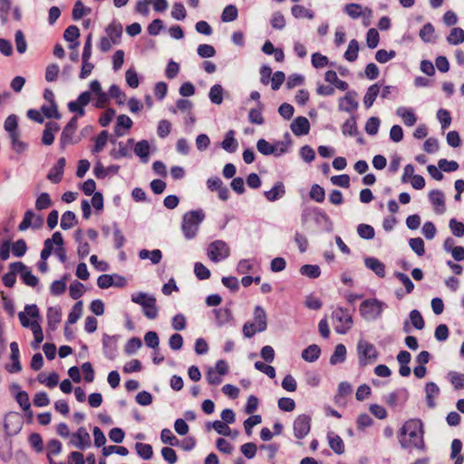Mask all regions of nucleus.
Returning a JSON list of instances; mask_svg holds the SVG:
<instances>
[{
    "label": "nucleus",
    "mask_w": 464,
    "mask_h": 464,
    "mask_svg": "<svg viewBox=\"0 0 464 464\" xmlns=\"http://www.w3.org/2000/svg\"><path fill=\"white\" fill-rule=\"evenodd\" d=\"M423 427L421 420L411 419L401 429L399 441L404 449H424Z\"/></svg>",
    "instance_id": "1"
},
{
    "label": "nucleus",
    "mask_w": 464,
    "mask_h": 464,
    "mask_svg": "<svg viewBox=\"0 0 464 464\" xmlns=\"http://www.w3.org/2000/svg\"><path fill=\"white\" fill-rule=\"evenodd\" d=\"M204 218L205 213L202 209L191 210L183 216L181 229L186 238L192 239L196 237Z\"/></svg>",
    "instance_id": "2"
},
{
    "label": "nucleus",
    "mask_w": 464,
    "mask_h": 464,
    "mask_svg": "<svg viewBox=\"0 0 464 464\" xmlns=\"http://www.w3.org/2000/svg\"><path fill=\"white\" fill-rule=\"evenodd\" d=\"M266 328V314L265 310L256 306L254 312V322H247L243 326V334L250 338L258 332H263Z\"/></svg>",
    "instance_id": "3"
},
{
    "label": "nucleus",
    "mask_w": 464,
    "mask_h": 464,
    "mask_svg": "<svg viewBox=\"0 0 464 464\" xmlns=\"http://www.w3.org/2000/svg\"><path fill=\"white\" fill-rule=\"evenodd\" d=\"M358 361L361 367L376 362L379 352L376 347L366 340H360L357 344Z\"/></svg>",
    "instance_id": "4"
},
{
    "label": "nucleus",
    "mask_w": 464,
    "mask_h": 464,
    "mask_svg": "<svg viewBox=\"0 0 464 464\" xmlns=\"http://www.w3.org/2000/svg\"><path fill=\"white\" fill-rule=\"evenodd\" d=\"M105 32L106 36L102 37L99 44V48L103 53L110 51L112 45L121 43L122 27L119 24L112 23L106 27Z\"/></svg>",
    "instance_id": "5"
},
{
    "label": "nucleus",
    "mask_w": 464,
    "mask_h": 464,
    "mask_svg": "<svg viewBox=\"0 0 464 464\" xmlns=\"http://www.w3.org/2000/svg\"><path fill=\"white\" fill-rule=\"evenodd\" d=\"M333 324L338 334L347 333L353 325V319L347 310L337 308L333 312Z\"/></svg>",
    "instance_id": "6"
},
{
    "label": "nucleus",
    "mask_w": 464,
    "mask_h": 464,
    "mask_svg": "<svg viewBox=\"0 0 464 464\" xmlns=\"http://www.w3.org/2000/svg\"><path fill=\"white\" fill-rule=\"evenodd\" d=\"M228 246L222 240L212 242L208 249V257L214 262H219L229 256Z\"/></svg>",
    "instance_id": "7"
},
{
    "label": "nucleus",
    "mask_w": 464,
    "mask_h": 464,
    "mask_svg": "<svg viewBox=\"0 0 464 464\" xmlns=\"http://www.w3.org/2000/svg\"><path fill=\"white\" fill-rule=\"evenodd\" d=\"M382 311V303L375 299L365 300L361 304L360 313L367 319L378 317Z\"/></svg>",
    "instance_id": "8"
},
{
    "label": "nucleus",
    "mask_w": 464,
    "mask_h": 464,
    "mask_svg": "<svg viewBox=\"0 0 464 464\" xmlns=\"http://www.w3.org/2000/svg\"><path fill=\"white\" fill-rule=\"evenodd\" d=\"M44 225L42 216L35 214L33 210L28 209L24 212V218L18 226L20 231H24L29 227L33 229H39Z\"/></svg>",
    "instance_id": "9"
},
{
    "label": "nucleus",
    "mask_w": 464,
    "mask_h": 464,
    "mask_svg": "<svg viewBox=\"0 0 464 464\" xmlns=\"http://www.w3.org/2000/svg\"><path fill=\"white\" fill-rule=\"evenodd\" d=\"M21 324L25 328H32V325L37 324L36 318L39 317V309L35 304L26 305L24 312L18 314Z\"/></svg>",
    "instance_id": "10"
},
{
    "label": "nucleus",
    "mask_w": 464,
    "mask_h": 464,
    "mask_svg": "<svg viewBox=\"0 0 464 464\" xmlns=\"http://www.w3.org/2000/svg\"><path fill=\"white\" fill-rule=\"evenodd\" d=\"M78 128V117L73 116L70 121L67 123V125L63 130V132L61 134V145L63 148L67 146L68 144H72L76 142L74 140L75 132Z\"/></svg>",
    "instance_id": "11"
},
{
    "label": "nucleus",
    "mask_w": 464,
    "mask_h": 464,
    "mask_svg": "<svg viewBox=\"0 0 464 464\" xmlns=\"http://www.w3.org/2000/svg\"><path fill=\"white\" fill-rule=\"evenodd\" d=\"M70 442L80 450L90 447L92 443L90 434L83 427L72 434Z\"/></svg>",
    "instance_id": "12"
},
{
    "label": "nucleus",
    "mask_w": 464,
    "mask_h": 464,
    "mask_svg": "<svg viewBox=\"0 0 464 464\" xmlns=\"http://www.w3.org/2000/svg\"><path fill=\"white\" fill-rule=\"evenodd\" d=\"M63 245V238L60 232H54L51 238H47L44 243V248L41 252V258L46 260L53 251V246Z\"/></svg>",
    "instance_id": "13"
},
{
    "label": "nucleus",
    "mask_w": 464,
    "mask_h": 464,
    "mask_svg": "<svg viewBox=\"0 0 464 464\" xmlns=\"http://www.w3.org/2000/svg\"><path fill=\"white\" fill-rule=\"evenodd\" d=\"M10 350H11L10 360H11L12 363L6 364L5 369L10 373L19 372L22 370V366L20 363L19 347H18V344L16 342H12L10 343Z\"/></svg>",
    "instance_id": "14"
},
{
    "label": "nucleus",
    "mask_w": 464,
    "mask_h": 464,
    "mask_svg": "<svg viewBox=\"0 0 464 464\" xmlns=\"http://www.w3.org/2000/svg\"><path fill=\"white\" fill-rule=\"evenodd\" d=\"M294 430L296 438H304L310 431V418L306 415H299L294 422Z\"/></svg>",
    "instance_id": "15"
},
{
    "label": "nucleus",
    "mask_w": 464,
    "mask_h": 464,
    "mask_svg": "<svg viewBox=\"0 0 464 464\" xmlns=\"http://www.w3.org/2000/svg\"><path fill=\"white\" fill-rule=\"evenodd\" d=\"M344 11L353 19H356L361 15H366L369 20L372 14V11L369 7H365L362 11V5L355 3L346 5Z\"/></svg>",
    "instance_id": "16"
},
{
    "label": "nucleus",
    "mask_w": 464,
    "mask_h": 464,
    "mask_svg": "<svg viewBox=\"0 0 464 464\" xmlns=\"http://www.w3.org/2000/svg\"><path fill=\"white\" fill-rule=\"evenodd\" d=\"M291 130L295 136L306 135L310 130V122L305 117L299 116L292 122Z\"/></svg>",
    "instance_id": "17"
},
{
    "label": "nucleus",
    "mask_w": 464,
    "mask_h": 464,
    "mask_svg": "<svg viewBox=\"0 0 464 464\" xmlns=\"http://www.w3.org/2000/svg\"><path fill=\"white\" fill-rule=\"evenodd\" d=\"M65 159L64 158H60L58 160V161L56 162V164L50 169L48 175H47V179L52 182V183H59L62 179H63V170H64V167H65Z\"/></svg>",
    "instance_id": "18"
},
{
    "label": "nucleus",
    "mask_w": 464,
    "mask_h": 464,
    "mask_svg": "<svg viewBox=\"0 0 464 464\" xmlns=\"http://www.w3.org/2000/svg\"><path fill=\"white\" fill-rule=\"evenodd\" d=\"M97 285L100 288L105 289L111 285H124V279L117 276L102 275L98 277Z\"/></svg>",
    "instance_id": "19"
},
{
    "label": "nucleus",
    "mask_w": 464,
    "mask_h": 464,
    "mask_svg": "<svg viewBox=\"0 0 464 464\" xmlns=\"http://www.w3.org/2000/svg\"><path fill=\"white\" fill-rule=\"evenodd\" d=\"M60 130L58 123L49 121L45 124L44 130L43 132L42 141L44 145H52L54 140L55 133Z\"/></svg>",
    "instance_id": "20"
},
{
    "label": "nucleus",
    "mask_w": 464,
    "mask_h": 464,
    "mask_svg": "<svg viewBox=\"0 0 464 464\" xmlns=\"http://www.w3.org/2000/svg\"><path fill=\"white\" fill-rule=\"evenodd\" d=\"M429 198L438 214H442L445 211V198L440 190L430 191Z\"/></svg>",
    "instance_id": "21"
},
{
    "label": "nucleus",
    "mask_w": 464,
    "mask_h": 464,
    "mask_svg": "<svg viewBox=\"0 0 464 464\" xmlns=\"http://www.w3.org/2000/svg\"><path fill=\"white\" fill-rule=\"evenodd\" d=\"M396 114L401 118L403 123L407 126H413L417 121V117L412 109L400 107L397 109Z\"/></svg>",
    "instance_id": "22"
},
{
    "label": "nucleus",
    "mask_w": 464,
    "mask_h": 464,
    "mask_svg": "<svg viewBox=\"0 0 464 464\" xmlns=\"http://www.w3.org/2000/svg\"><path fill=\"white\" fill-rule=\"evenodd\" d=\"M285 194V186L280 181L276 182L270 190L265 192V196L269 201H276L282 198Z\"/></svg>",
    "instance_id": "23"
},
{
    "label": "nucleus",
    "mask_w": 464,
    "mask_h": 464,
    "mask_svg": "<svg viewBox=\"0 0 464 464\" xmlns=\"http://www.w3.org/2000/svg\"><path fill=\"white\" fill-rule=\"evenodd\" d=\"M366 266L372 270L378 276H385V266L383 263L374 257H369L365 260Z\"/></svg>",
    "instance_id": "24"
},
{
    "label": "nucleus",
    "mask_w": 464,
    "mask_h": 464,
    "mask_svg": "<svg viewBox=\"0 0 464 464\" xmlns=\"http://www.w3.org/2000/svg\"><path fill=\"white\" fill-rule=\"evenodd\" d=\"M80 36V30L76 25H70L68 26L64 33L63 37L66 41L73 43V44L71 45V48L74 49L79 45V42H77V39Z\"/></svg>",
    "instance_id": "25"
},
{
    "label": "nucleus",
    "mask_w": 464,
    "mask_h": 464,
    "mask_svg": "<svg viewBox=\"0 0 464 464\" xmlns=\"http://www.w3.org/2000/svg\"><path fill=\"white\" fill-rule=\"evenodd\" d=\"M358 103L351 93H347L340 100L339 107L345 111H353L357 109Z\"/></svg>",
    "instance_id": "26"
},
{
    "label": "nucleus",
    "mask_w": 464,
    "mask_h": 464,
    "mask_svg": "<svg viewBox=\"0 0 464 464\" xmlns=\"http://www.w3.org/2000/svg\"><path fill=\"white\" fill-rule=\"evenodd\" d=\"M380 92V87L378 84L371 85L363 98V104L368 109L372 106L376 97Z\"/></svg>",
    "instance_id": "27"
},
{
    "label": "nucleus",
    "mask_w": 464,
    "mask_h": 464,
    "mask_svg": "<svg viewBox=\"0 0 464 464\" xmlns=\"http://www.w3.org/2000/svg\"><path fill=\"white\" fill-rule=\"evenodd\" d=\"M139 257L140 259L150 258L151 263L157 265L160 262L162 258V254L160 249H155L152 251H149L147 249H141L139 253Z\"/></svg>",
    "instance_id": "28"
},
{
    "label": "nucleus",
    "mask_w": 464,
    "mask_h": 464,
    "mask_svg": "<svg viewBox=\"0 0 464 464\" xmlns=\"http://www.w3.org/2000/svg\"><path fill=\"white\" fill-rule=\"evenodd\" d=\"M256 147H257L258 151L264 155H271V154L279 155L280 153H283L285 151L284 149H281L280 152L276 153V147L273 146L272 144H270L268 141H266L264 139H261L257 141Z\"/></svg>",
    "instance_id": "29"
},
{
    "label": "nucleus",
    "mask_w": 464,
    "mask_h": 464,
    "mask_svg": "<svg viewBox=\"0 0 464 464\" xmlns=\"http://www.w3.org/2000/svg\"><path fill=\"white\" fill-rule=\"evenodd\" d=\"M321 350L318 345L312 344L305 348L302 353V358L307 362H314L318 359Z\"/></svg>",
    "instance_id": "30"
},
{
    "label": "nucleus",
    "mask_w": 464,
    "mask_h": 464,
    "mask_svg": "<svg viewBox=\"0 0 464 464\" xmlns=\"http://www.w3.org/2000/svg\"><path fill=\"white\" fill-rule=\"evenodd\" d=\"M234 135V130L227 131L224 140L222 141V148L227 152H234L237 148V142Z\"/></svg>",
    "instance_id": "31"
},
{
    "label": "nucleus",
    "mask_w": 464,
    "mask_h": 464,
    "mask_svg": "<svg viewBox=\"0 0 464 464\" xmlns=\"http://www.w3.org/2000/svg\"><path fill=\"white\" fill-rule=\"evenodd\" d=\"M143 314L144 315L153 320L158 316V307L156 305V298L152 297L151 299H149V302H147L143 306Z\"/></svg>",
    "instance_id": "32"
},
{
    "label": "nucleus",
    "mask_w": 464,
    "mask_h": 464,
    "mask_svg": "<svg viewBox=\"0 0 464 464\" xmlns=\"http://www.w3.org/2000/svg\"><path fill=\"white\" fill-rule=\"evenodd\" d=\"M137 454L143 459H150L153 456V450L150 444L137 442L135 444Z\"/></svg>",
    "instance_id": "33"
},
{
    "label": "nucleus",
    "mask_w": 464,
    "mask_h": 464,
    "mask_svg": "<svg viewBox=\"0 0 464 464\" xmlns=\"http://www.w3.org/2000/svg\"><path fill=\"white\" fill-rule=\"evenodd\" d=\"M77 224V218L72 211H66L61 219V227L64 230L70 229Z\"/></svg>",
    "instance_id": "34"
},
{
    "label": "nucleus",
    "mask_w": 464,
    "mask_h": 464,
    "mask_svg": "<svg viewBox=\"0 0 464 464\" xmlns=\"http://www.w3.org/2000/svg\"><path fill=\"white\" fill-rule=\"evenodd\" d=\"M346 358V348L343 344H337L334 352L330 358L332 364H337L345 361Z\"/></svg>",
    "instance_id": "35"
},
{
    "label": "nucleus",
    "mask_w": 464,
    "mask_h": 464,
    "mask_svg": "<svg viewBox=\"0 0 464 464\" xmlns=\"http://www.w3.org/2000/svg\"><path fill=\"white\" fill-rule=\"evenodd\" d=\"M53 205V201L48 193L43 192L41 193L36 200H35V208L38 211L44 210L49 208Z\"/></svg>",
    "instance_id": "36"
},
{
    "label": "nucleus",
    "mask_w": 464,
    "mask_h": 464,
    "mask_svg": "<svg viewBox=\"0 0 464 464\" xmlns=\"http://www.w3.org/2000/svg\"><path fill=\"white\" fill-rule=\"evenodd\" d=\"M359 44L355 39L350 41L348 48L344 53V58L348 62H354L358 57Z\"/></svg>",
    "instance_id": "37"
},
{
    "label": "nucleus",
    "mask_w": 464,
    "mask_h": 464,
    "mask_svg": "<svg viewBox=\"0 0 464 464\" xmlns=\"http://www.w3.org/2000/svg\"><path fill=\"white\" fill-rule=\"evenodd\" d=\"M434 34H435L434 26L431 24L428 23L423 25V27L420 29L419 34L422 41H424L425 43H430L435 38Z\"/></svg>",
    "instance_id": "38"
},
{
    "label": "nucleus",
    "mask_w": 464,
    "mask_h": 464,
    "mask_svg": "<svg viewBox=\"0 0 464 464\" xmlns=\"http://www.w3.org/2000/svg\"><path fill=\"white\" fill-rule=\"evenodd\" d=\"M292 14L295 18H314V13L303 5H295L291 8Z\"/></svg>",
    "instance_id": "39"
},
{
    "label": "nucleus",
    "mask_w": 464,
    "mask_h": 464,
    "mask_svg": "<svg viewBox=\"0 0 464 464\" xmlns=\"http://www.w3.org/2000/svg\"><path fill=\"white\" fill-rule=\"evenodd\" d=\"M429 407H434V397L439 394L440 389L434 382H428L425 387Z\"/></svg>",
    "instance_id": "40"
},
{
    "label": "nucleus",
    "mask_w": 464,
    "mask_h": 464,
    "mask_svg": "<svg viewBox=\"0 0 464 464\" xmlns=\"http://www.w3.org/2000/svg\"><path fill=\"white\" fill-rule=\"evenodd\" d=\"M448 42L451 44H459L464 42V31L459 27L451 29L448 38Z\"/></svg>",
    "instance_id": "41"
},
{
    "label": "nucleus",
    "mask_w": 464,
    "mask_h": 464,
    "mask_svg": "<svg viewBox=\"0 0 464 464\" xmlns=\"http://www.w3.org/2000/svg\"><path fill=\"white\" fill-rule=\"evenodd\" d=\"M237 8L233 5H229L226 6L225 9L223 10L221 14V20L225 23L232 22L237 18Z\"/></svg>",
    "instance_id": "42"
},
{
    "label": "nucleus",
    "mask_w": 464,
    "mask_h": 464,
    "mask_svg": "<svg viewBox=\"0 0 464 464\" xmlns=\"http://www.w3.org/2000/svg\"><path fill=\"white\" fill-rule=\"evenodd\" d=\"M329 446L336 454L341 455L344 452V443L338 435L329 437Z\"/></svg>",
    "instance_id": "43"
},
{
    "label": "nucleus",
    "mask_w": 464,
    "mask_h": 464,
    "mask_svg": "<svg viewBox=\"0 0 464 464\" xmlns=\"http://www.w3.org/2000/svg\"><path fill=\"white\" fill-rule=\"evenodd\" d=\"M209 99L215 104H221L223 102V88L220 84H215L209 91Z\"/></svg>",
    "instance_id": "44"
},
{
    "label": "nucleus",
    "mask_w": 464,
    "mask_h": 464,
    "mask_svg": "<svg viewBox=\"0 0 464 464\" xmlns=\"http://www.w3.org/2000/svg\"><path fill=\"white\" fill-rule=\"evenodd\" d=\"M62 312L60 308L50 307L47 311L48 324L54 328L55 324L60 323Z\"/></svg>",
    "instance_id": "45"
},
{
    "label": "nucleus",
    "mask_w": 464,
    "mask_h": 464,
    "mask_svg": "<svg viewBox=\"0 0 464 464\" xmlns=\"http://www.w3.org/2000/svg\"><path fill=\"white\" fill-rule=\"evenodd\" d=\"M5 130L11 134L18 133V119L16 115H9L5 121Z\"/></svg>",
    "instance_id": "46"
},
{
    "label": "nucleus",
    "mask_w": 464,
    "mask_h": 464,
    "mask_svg": "<svg viewBox=\"0 0 464 464\" xmlns=\"http://www.w3.org/2000/svg\"><path fill=\"white\" fill-rule=\"evenodd\" d=\"M9 137L11 139L12 149L15 152L22 153L26 150L27 144L20 140L19 132L11 134V135H9Z\"/></svg>",
    "instance_id": "47"
},
{
    "label": "nucleus",
    "mask_w": 464,
    "mask_h": 464,
    "mask_svg": "<svg viewBox=\"0 0 464 464\" xmlns=\"http://www.w3.org/2000/svg\"><path fill=\"white\" fill-rule=\"evenodd\" d=\"M309 196L313 200L322 203L325 198V191L320 185L314 184L311 188Z\"/></svg>",
    "instance_id": "48"
},
{
    "label": "nucleus",
    "mask_w": 464,
    "mask_h": 464,
    "mask_svg": "<svg viewBox=\"0 0 464 464\" xmlns=\"http://www.w3.org/2000/svg\"><path fill=\"white\" fill-rule=\"evenodd\" d=\"M31 331L33 332L34 338V342L32 343V346H33V348L37 349V348H39L40 343L44 340V334H43V330H42L40 324L37 323V324H33Z\"/></svg>",
    "instance_id": "49"
},
{
    "label": "nucleus",
    "mask_w": 464,
    "mask_h": 464,
    "mask_svg": "<svg viewBox=\"0 0 464 464\" xmlns=\"http://www.w3.org/2000/svg\"><path fill=\"white\" fill-rule=\"evenodd\" d=\"M449 379L456 390L464 389V373L450 372Z\"/></svg>",
    "instance_id": "50"
},
{
    "label": "nucleus",
    "mask_w": 464,
    "mask_h": 464,
    "mask_svg": "<svg viewBox=\"0 0 464 464\" xmlns=\"http://www.w3.org/2000/svg\"><path fill=\"white\" fill-rule=\"evenodd\" d=\"M161 441L170 446H178L179 440L169 429H163L160 433Z\"/></svg>",
    "instance_id": "51"
},
{
    "label": "nucleus",
    "mask_w": 464,
    "mask_h": 464,
    "mask_svg": "<svg viewBox=\"0 0 464 464\" xmlns=\"http://www.w3.org/2000/svg\"><path fill=\"white\" fill-rule=\"evenodd\" d=\"M82 302H77L68 315V324H73L82 316Z\"/></svg>",
    "instance_id": "52"
},
{
    "label": "nucleus",
    "mask_w": 464,
    "mask_h": 464,
    "mask_svg": "<svg viewBox=\"0 0 464 464\" xmlns=\"http://www.w3.org/2000/svg\"><path fill=\"white\" fill-rule=\"evenodd\" d=\"M357 232L358 235L364 239H372L375 236L373 227L367 224H360L357 227Z\"/></svg>",
    "instance_id": "53"
},
{
    "label": "nucleus",
    "mask_w": 464,
    "mask_h": 464,
    "mask_svg": "<svg viewBox=\"0 0 464 464\" xmlns=\"http://www.w3.org/2000/svg\"><path fill=\"white\" fill-rule=\"evenodd\" d=\"M329 63V59L327 56L323 55L320 53H314L312 54V64L316 69H322L327 66Z\"/></svg>",
    "instance_id": "54"
},
{
    "label": "nucleus",
    "mask_w": 464,
    "mask_h": 464,
    "mask_svg": "<svg viewBox=\"0 0 464 464\" xmlns=\"http://www.w3.org/2000/svg\"><path fill=\"white\" fill-rule=\"evenodd\" d=\"M410 246L419 256H422L425 254L424 241L420 237H414L410 239Z\"/></svg>",
    "instance_id": "55"
},
{
    "label": "nucleus",
    "mask_w": 464,
    "mask_h": 464,
    "mask_svg": "<svg viewBox=\"0 0 464 464\" xmlns=\"http://www.w3.org/2000/svg\"><path fill=\"white\" fill-rule=\"evenodd\" d=\"M300 272L310 278H317L321 274L319 266L315 265H304L301 267Z\"/></svg>",
    "instance_id": "56"
},
{
    "label": "nucleus",
    "mask_w": 464,
    "mask_h": 464,
    "mask_svg": "<svg viewBox=\"0 0 464 464\" xmlns=\"http://www.w3.org/2000/svg\"><path fill=\"white\" fill-rule=\"evenodd\" d=\"M67 276H63L61 280H56L51 285V293L53 295H60L66 290Z\"/></svg>",
    "instance_id": "57"
},
{
    "label": "nucleus",
    "mask_w": 464,
    "mask_h": 464,
    "mask_svg": "<svg viewBox=\"0 0 464 464\" xmlns=\"http://www.w3.org/2000/svg\"><path fill=\"white\" fill-rule=\"evenodd\" d=\"M108 137H109V134H108L107 130H102L97 136V138L95 140V145H94V148L92 150V151L94 153H98V152H100V151H102L103 150V148L105 147V145L107 143Z\"/></svg>",
    "instance_id": "58"
},
{
    "label": "nucleus",
    "mask_w": 464,
    "mask_h": 464,
    "mask_svg": "<svg viewBox=\"0 0 464 464\" xmlns=\"http://www.w3.org/2000/svg\"><path fill=\"white\" fill-rule=\"evenodd\" d=\"M410 319L411 323L416 329L422 330L424 328V319L418 310H412L410 313Z\"/></svg>",
    "instance_id": "59"
},
{
    "label": "nucleus",
    "mask_w": 464,
    "mask_h": 464,
    "mask_svg": "<svg viewBox=\"0 0 464 464\" xmlns=\"http://www.w3.org/2000/svg\"><path fill=\"white\" fill-rule=\"evenodd\" d=\"M380 36L376 29L371 28L367 32L366 43L369 48L374 49L379 44Z\"/></svg>",
    "instance_id": "60"
},
{
    "label": "nucleus",
    "mask_w": 464,
    "mask_h": 464,
    "mask_svg": "<svg viewBox=\"0 0 464 464\" xmlns=\"http://www.w3.org/2000/svg\"><path fill=\"white\" fill-rule=\"evenodd\" d=\"M83 292H84V285L80 282L75 281V282L72 283L69 286L70 296L72 299L76 300V299L80 298L83 295Z\"/></svg>",
    "instance_id": "61"
},
{
    "label": "nucleus",
    "mask_w": 464,
    "mask_h": 464,
    "mask_svg": "<svg viewBox=\"0 0 464 464\" xmlns=\"http://www.w3.org/2000/svg\"><path fill=\"white\" fill-rule=\"evenodd\" d=\"M60 72V67L55 63H51L46 67L45 70V80L47 82H54L57 80Z\"/></svg>",
    "instance_id": "62"
},
{
    "label": "nucleus",
    "mask_w": 464,
    "mask_h": 464,
    "mask_svg": "<svg viewBox=\"0 0 464 464\" xmlns=\"http://www.w3.org/2000/svg\"><path fill=\"white\" fill-rule=\"evenodd\" d=\"M126 82L130 88H137L140 84L138 73L132 68L128 69L125 72Z\"/></svg>",
    "instance_id": "63"
},
{
    "label": "nucleus",
    "mask_w": 464,
    "mask_h": 464,
    "mask_svg": "<svg viewBox=\"0 0 464 464\" xmlns=\"http://www.w3.org/2000/svg\"><path fill=\"white\" fill-rule=\"evenodd\" d=\"M450 227L455 237H461L464 236V224L454 218L450 221Z\"/></svg>",
    "instance_id": "64"
}]
</instances>
